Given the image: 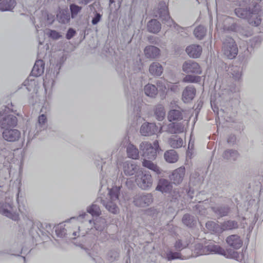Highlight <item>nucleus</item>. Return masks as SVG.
<instances>
[{
    "label": "nucleus",
    "instance_id": "obj_62",
    "mask_svg": "<svg viewBox=\"0 0 263 263\" xmlns=\"http://www.w3.org/2000/svg\"><path fill=\"white\" fill-rule=\"evenodd\" d=\"M251 0H237V3L240 6H243L250 3Z\"/></svg>",
    "mask_w": 263,
    "mask_h": 263
},
{
    "label": "nucleus",
    "instance_id": "obj_2",
    "mask_svg": "<svg viewBox=\"0 0 263 263\" xmlns=\"http://www.w3.org/2000/svg\"><path fill=\"white\" fill-rule=\"evenodd\" d=\"M194 253L197 256L209 254H216L222 255L227 258L237 259L239 254L234 250H228L227 251L219 245L210 243L203 246L201 243H197L194 246Z\"/></svg>",
    "mask_w": 263,
    "mask_h": 263
},
{
    "label": "nucleus",
    "instance_id": "obj_54",
    "mask_svg": "<svg viewBox=\"0 0 263 263\" xmlns=\"http://www.w3.org/2000/svg\"><path fill=\"white\" fill-rule=\"evenodd\" d=\"M40 101L41 100L39 98V96L36 92L32 93L31 97L29 99V103L33 105L37 103H40Z\"/></svg>",
    "mask_w": 263,
    "mask_h": 263
},
{
    "label": "nucleus",
    "instance_id": "obj_7",
    "mask_svg": "<svg viewBox=\"0 0 263 263\" xmlns=\"http://www.w3.org/2000/svg\"><path fill=\"white\" fill-rule=\"evenodd\" d=\"M136 182L137 185L143 190H149L153 185V178L147 171H141L136 176Z\"/></svg>",
    "mask_w": 263,
    "mask_h": 263
},
{
    "label": "nucleus",
    "instance_id": "obj_61",
    "mask_svg": "<svg viewBox=\"0 0 263 263\" xmlns=\"http://www.w3.org/2000/svg\"><path fill=\"white\" fill-rule=\"evenodd\" d=\"M68 232L70 233V236H69V235H68L67 237L71 238V239L75 238L76 236H79V231H73L72 232L70 230H68Z\"/></svg>",
    "mask_w": 263,
    "mask_h": 263
},
{
    "label": "nucleus",
    "instance_id": "obj_9",
    "mask_svg": "<svg viewBox=\"0 0 263 263\" xmlns=\"http://www.w3.org/2000/svg\"><path fill=\"white\" fill-rule=\"evenodd\" d=\"M153 196L151 193H140L133 198L134 204L139 207H146L153 202Z\"/></svg>",
    "mask_w": 263,
    "mask_h": 263
},
{
    "label": "nucleus",
    "instance_id": "obj_4",
    "mask_svg": "<svg viewBox=\"0 0 263 263\" xmlns=\"http://www.w3.org/2000/svg\"><path fill=\"white\" fill-rule=\"evenodd\" d=\"M159 148L158 140L154 141L153 144L148 142H142L140 144V149L142 152V156L148 159H156Z\"/></svg>",
    "mask_w": 263,
    "mask_h": 263
},
{
    "label": "nucleus",
    "instance_id": "obj_28",
    "mask_svg": "<svg viewBox=\"0 0 263 263\" xmlns=\"http://www.w3.org/2000/svg\"><path fill=\"white\" fill-rule=\"evenodd\" d=\"M184 127L179 123H171L167 125L166 131L170 134H179L183 132Z\"/></svg>",
    "mask_w": 263,
    "mask_h": 263
},
{
    "label": "nucleus",
    "instance_id": "obj_33",
    "mask_svg": "<svg viewBox=\"0 0 263 263\" xmlns=\"http://www.w3.org/2000/svg\"><path fill=\"white\" fill-rule=\"evenodd\" d=\"M120 256V250L112 248L108 250L106 254V259L110 262L118 260Z\"/></svg>",
    "mask_w": 263,
    "mask_h": 263
},
{
    "label": "nucleus",
    "instance_id": "obj_27",
    "mask_svg": "<svg viewBox=\"0 0 263 263\" xmlns=\"http://www.w3.org/2000/svg\"><path fill=\"white\" fill-rule=\"evenodd\" d=\"M16 5L15 0H3L0 2V11H12Z\"/></svg>",
    "mask_w": 263,
    "mask_h": 263
},
{
    "label": "nucleus",
    "instance_id": "obj_46",
    "mask_svg": "<svg viewBox=\"0 0 263 263\" xmlns=\"http://www.w3.org/2000/svg\"><path fill=\"white\" fill-rule=\"evenodd\" d=\"M206 29L204 26L199 25L197 26L194 31V34L195 37L198 40H202L205 35Z\"/></svg>",
    "mask_w": 263,
    "mask_h": 263
},
{
    "label": "nucleus",
    "instance_id": "obj_32",
    "mask_svg": "<svg viewBox=\"0 0 263 263\" xmlns=\"http://www.w3.org/2000/svg\"><path fill=\"white\" fill-rule=\"evenodd\" d=\"M71 16L67 10H61L57 14L58 22L61 24H67L70 22Z\"/></svg>",
    "mask_w": 263,
    "mask_h": 263
},
{
    "label": "nucleus",
    "instance_id": "obj_53",
    "mask_svg": "<svg viewBox=\"0 0 263 263\" xmlns=\"http://www.w3.org/2000/svg\"><path fill=\"white\" fill-rule=\"evenodd\" d=\"M54 84V81L52 78H48V76L46 75L45 78L44 79V87L45 90L47 91L48 89H51L53 87Z\"/></svg>",
    "mask_w": 263,
    "mask_h": 263
},
{
    "label": "nucleus",
    "instance_id": "obj_51",
    "mask_svg": "<svg viewBox=\"0 0 263 263\" xmlns=\"http://www.w3.org/2000/svg\"><path fill=\"white\" fill-rule=\"evenodd\" d=\"M200 81L201 77L200 76L192 74H187L182 79V82L184 83H198Z\"/></svg>",
    "mask_w": 263,
    "mask_h": 263
},
{
    "label": "nucleus",
    "instance_id": "obj_59",
    "mask_svg": "<svg viewBox=\"0 0 263 263\" xmlns=\"http://www.w3.org/2000/svg\"><path fill=\"white\" fill-rule=\"evenodd\" d=\"M236 141V137L234 135H230L227 139V142L230 145H233Z\"/></svg>",
    "mask_w": 263,
    "mask_h": 263
},
{
    "label": "nucleus",
    "instance_id": "obj_23",
    "mask_svg": "<svg viewBox=\"0 0 263 263\" xmlns=\"http://www.w3.org/2000/svg\"><path fill=\"white\" fill-rule=\"evenodd\" d=\"M238 223L235 220H226L220 223L221 233L224 231L236 230L238 228Z\"/></svg>",
    "mask_w": 263,
    "mask_h": 263
},
{
    "label": "nucleus",
    "instance_id": "obj_48",
    "mask_svg": "<svg viewBox=\"0 0 263 263\" xmlns=\"http://www.w3.org/2000/svg\"><path fill=\"white\" fill-rule=\"evenodd\" d=\"M182 221L184 224L189 227H192L195 224L194 216L189 214H185L183 215Z\"/></svg>",
    "mask_w": 263,
    "mask_h": 263
},
{
    "label": "nucleus",
    "instance_id": "obj_15",
    "mask_svg": "<svg viewBox=\"0 0 263 263\" xmlns=\"http://www.w3.org/2000/svg\"><path fill=\"white\" fill-rule=\"evenodd\" d=\"M102 225L99 226L97 222L94 223L95 228L97 231L95 235L98 240L101 242H105L108 239V235L105 230L104 220H102Z\"/></svg>",
    "mask_w": 263,
    "mask_h": 263
},
{
    "label": "nucleus",
    "instance_id": "obj_21",
    "mask_svg": "<svg viewBox=\"0 0 263 263\" xmlns=\"http://www.w3.org/2000/svg\"><path fill=\"white\" fill-rule=\"evenodd\" d=\"M227 73L230 77H232L235 81H239L242 75V68L237 65H230L227 70Z\"/></svg>",
    "mask_w": 263,
    "mask_h": 263
},
{
    "label": "nucleus",
    "instance_id": "obj_43",
    "mask_svg": "<svg viewBox=\"0 0 263 263\" xmlns=\"http://www.w3.org/2000/svg\"><path fill=\"white\" fill-rule=\"evenodd\" d=\"M68 230L65 228V225H59L55 228V233L58 237L60 238L67 237L68 235L70 236Z\"/></svg>",
    "mask_w": 263,
    "mask_h": 263
},
{
    "label": "nucleus",
    "instance_id": "obj_36",
    "mask_svg": "<svg viewBox=\"0 0 263 263\" xmlns=\"http://www.w3.org/2000/svg\"><path fill=\"white\" fill-rule=\"evenodd\" d=\"M164 158L166 162L173 163L177 161L178 156L175 150L171 149L165 152Z\"/></svg>",
    "mask_w": 263,
    "mask_h": 263
},
{
    "label": "nucleus",
    "instance_id": "obj_60",
    "mask_svg": "<svg viewBox=\"0 0 263 263\" xmlns=\"http://www.w3.org/2000/svg\"><path fill=\"white\" fill-rule=\"evenodd\" d=\"M30 83L32 84V83H34V82H33V81H32L31 80L30 81ZM30 85L29 84V80H25L24 83H23V85L24 86L26 87V88L27 89L28 91H30L32 89V88L31 87H30Z\"/></svg>",
    "mask_w": 263,
    "mask_h": 263
},
{
    "label": "nucleus",
    "instance_id": "obj_25",
    "mask_svg": "<svg viewBox=\"0 0 263 263\" xmlns=\"http://www.w3.org/2000/svg\"><path fill=\"white\" fill-rule=\"evenodd\" d=\"M213 212L219 217L227 216L230 211V208L228 205H216L211 208Z\"/></svg>",
    "mask_w": 263,
    "mask_h": 263
},
{
    "label": "nucleus",
    "instance_id": "obj_13",
    "mask_svg": "<svg viewBox=\"0 0 263 263\" xmlns=\"http://www.w3.org/2000/svg\"><path fill=\"white\" fill-rule=\"evenodd\" d=\"M17 122V118L15 116L13 115L4 116L0 120V127L3 130L14 128L16 126Z\"/></svg>",
    "mask_w": 263,
    "mask_h": 263
},
{
    "label": "nucleus",
    "instance_id": "obj_16",
    "mask_svg": "<svg viewBox=\"0 0 263 263\" xmlns=\"http://www.w3.org/2000/svg\"><path fill=\"white\" fill-rule=\"evenodd\" d=\"M158 127L154 123H144L140 128V133L142 135L144 136H149L156 134L158 132Z\"/></svg>",
    "mask_w": 263,
    "mask_h": 263
},
{
    "label": "nucleus",
    "instance_id": "obj_1",
    "mask_svg": "<svg viewBox=\"0 0 263 263\" xmlns=\"http://www.w3.org/2000/svg\"><path fill=\"white\" fill-rule=\"evenodd\" d=\"M121 185H116L108 190V198L105 199L102 197H98L96 201L91 206L87 208V212L93 216H99L101 214L100 207L97 203H101L110 213L116 214L119 212V208L117 205L119 203V196L120 193Z\"/></svg>",
    "mask_w": 263,
    "mask_h": 263
},
{
    "label": "nucleus",
    "instance_id": "obj_11",
    "mask_svg": "<svg viewBox=\"0 0 263 263\" xmlns=\"http://www.w3.org/2000/svg\"><path fill=\"white\" fill-rule=\"evenodd\" d=\"M182 70L186 73L201 74V68L199 64L192 60H188L184 62L182 65Z\"/></svg>",
    "mask_w": 263,
    "mask_h": 263
},
{
    "label": "nucleus",
    "instance_id": "obj_39",
    "mask_svg": "<svg viewBox=\"0 0 263 263\" xmlns=\"http://www.w3.org/2000/svg\"><path fill=\"white\" fill-rule=\"evenodd\" d=\"M146 158H144L142 161L143 166L154 171L157 174H160L161 173V169L152 161L146 160Z\"/></svg>",
    "mask_w": 263,
    "mask_h": 263
},
{
    "label": "nucleus",
    "instance_id": "obj_10",
    "mask_svg": "<svg viewBox=\"0 0 263 263\" xmlns=\"http://www.w3.org/2000/svg\"><path fill=\"white\" fill-rule=\"evenodd\" d=\"M127 103L128 109L133 111L137 116L140 117L142 100L138 96V92H134L133 96L128 97Z\"/></svg>",
    "mask_w": 263,
    "mask_h": 263
},
{
    "label": "nucleus",
    "instance_id": "obj_24",
    "mask_svg": "<svg viewBox=\"0 0 263 263\" xmlns=\"http://www.w3.org/2000/svg\"><path fill=\"white\" fill-rule=\"evenodd\" d=\"M45 64L43 60L36 61L31 71V75L37 77L42 75L44 71Z\"/></svg>",
    "mask_w": 263,
    "mask_h": 263
},
{
    "label": "nucleus",
    "instance_id": "obj_34",
    "mask_svg": "<svg viewBox=\"0 0 263 263\" xmlns=\"http://www.w3.org/2000/svg\"><path fill=\"white\" fill-rule=\"evenodd\" d=\"M2 253L11 255L19 256L20 254L21 253V252L20 251V247L17 243L9 245L6 249L3 251Z\"/></svg>",
    "mask_w": 263,
    "mask_h": 263
},
{
    "label": "nucleus",
    "instance_id": "obj_52",
    "mask_svg": "<svg viewBox=\"0 0 263 263\" xmlns=\"http://www.w3.org/2000/svg\"><path fill=\"white\" fill-rule=\"evenodd\" d=\"M11 154V152L9 150L0 144V161L6 159Z\"/></svg>",
    "mask_w": 263,
    "mask_h": 263
},
{
    "label": "nucleus",
    "instance_id": "obj_55",
    "mask_svg": "<svg viewBox=\"0 0 263 263\" xmlns=\"http://www.w3.org/2000/svg\"><path fill=\"white\" fill-rule=\"evenodd\" d=\"M48 35L53 40H58L61 37L60 33L54 30H49Z\"/></svg>",
    "mask_w": 263,
    "mask_h": 263
},
{
    "label": "nucleus",
    "instance_id": "obj_45",
    "mask_svg": "<svg viewBox=\"0 0 263 263\" xmlns=\"http://www.w3.org/2000/svg\"><path fill=\"white\" fill-rule=\"evenodd\" d=\"M205 226L210 231L217 234L221 233L220 224H219L214 221H209L206 223Z\"/></svg>",
    "mask_w": 263,
    "mask_h": 263
},
{
    "label": "nucleus",
    "instance_id": "obj_18",
    "mask_svg": "<svg viewBox=\"0 0 263 263\" xmlns=\"http://www.w3.org/2000/svg\"><path fill=\"white\" fill-rule=\"evenodd\" d=\"M196 93L195 88L192 85L186 86L182 94V101L184 103H189L193 100Z\"/></svg>",
    "mask_w": 263,
    "mask_h": 263
},
{
    "label": "nucleus",
    "instance_id": "obj_47",
    "mask_svg": "<svg viewBox=\"0 0 263 263\" xmlns=\"http://www.w3.org/2000/svg\"><path fill=\"white\" fill-rule=\"evenodd\" d=\"M82 7L76 4H71L69 5V10L70 11L71 17L73 19L75 18L78 14L81 11Z\"/></svg>",
    "mask_w": 263,
    "mask_h": 263
},
{
    "label": "nucleus",
    "instance_id": "obj_3",
    "mask_svg": "<svg viewBox=\"0 0 263 263\" xmlns=\"http://www.w3.org/2000/svg\"><path fill=\"white\" fill-rule=\"evenodd\" d=\"M235 13L238 17L247 20L249 24L253 26H258L261 22L262 12L258 4L249 8H236Z\"/></svg>",
    "mask_w": 263,
    "mask_h": 263
},
{
    "label": "nucleus",
    "instance_id": "obj_38",
    "mask_svg": "<svg viewBox=\"0 0 263 263\" xmlns=\"http://www.w3.org/2000/svg\"><path fill=\"white\" fill-rule=\"evenodd\" d=\"M154 115L156 119L162 121L165 118V111L164 106L162 104H158L154 109Z\"/></svg>",
    "mask_w": 263,
    "mask_h": 263
},
{
    "label": "nucleus",
    "instance_id": "obj_58",
    "mask_svg": "<svg viewBox=\"0 0 263 263\" xmlns=\"http://www.w3.org/2000/svg\"><path fill=\"white\" fill-rule=\"evenodd\" d=\"M169 194L172 196V198L175 200L177 199L180 197L179 191L176 189L171 191V193Z\"/></svg>",
    "mask_w": 263,
    "mask_h": 263
},
{
    "label": "nucleus",
    "instance_id": "obj_37",
    "mask_svg": "<svg viewBox=\"0 0 263 263\" xmlns=\"http://www.w3.org/2000/svg\"><path fill=\"white\" fill-rule=\"evenodd\" d=\"M167 119L170 122L179 121L183 119V115L180 110L172 109L168 113Z\"/></svg>",
    "mask_w": 263,
    "mask_h": 263
},
{
    "label": "nucleus",
    "instance_id": "obj_35",
    "mask_svg": "<svg viewBox=\"0 0 263 263\" xmlns=\"http://www.w3.org/2000/svg\"><path fill=\"white\" fill-rule=\"evenodd\" d=\"M144 91L147 97L154 98L158 93V88L155 85L147 84L144 87Z\"/></svg>",
    "mask_w": 263,
    "mask_h": 263
},
{
    "label": "nucleus",
    "instance_id": "obj_30",
    "mask_svg": "<svg viewBox=\"0 0 263 263\" xmlns=\"http://www.w3.org/2000/svg\"><path fill=\"white\" fill-rule=\"evenodd\" d=\"M163 68L158 62H153L149 67V73L154 76H160L163 73Z\"/></svg>",
    "mask_w": 263,
    "mask_h": 263
},
{
    "label": "nucleus",
    "instance_id": "obj_31",
    "mask_svg": "<svg viewBox=\"0 0 263 263\" xmlns=\"http://www.w3.org/2000/svg\"><path fill=\"white\" fill-rule=\"evenodd\" d=\"M239 156V153L236 150L233 149H228L226 150L223 154L222 157L223 159L227 160L229 161H236Z\"/></svg>",
    "mask_w": 263,
    "mask_h": 263
},
{
    "label": "nucleus",
    "instance_id": "obj_26",
    "mask_svg": "<svg viewBox=\"0 0 263 263\" xmlns=\"http://www.w3.org/2000/svg\"><path fill=\"white\" fill-rule=\"evenodd\" d=\"M160 49L154 46H147L144 50V52L145 57L148 59H155L160 54Z\"/></svg>",
    "mask_w": 263,
    "mask_h": 263
},
{
    "label": "nucleus",
    "instance_id": "obj_63",
    "mask_svg": "<svg viewBox=\"0 0 263 263\" xmlns=\"http://www.w3.org/2000/svg\"><path fill=\"white\" fill-rule=\"evenodd\" d=\"M93 0H78V4L80 5H86Z\"/></svg>",
    "mask_w": 263,
    "mask_h": 263
},
{
    "label": "nucleus",
    "instance_id": "obj_42",
    "mask_svg": "<svg viewBox=\"0 0 263 263\" xmlns=\"http://www.w3.org/2000/svg\"><path fill=\"white\" fill-rule=\"evenodd\" d=\"M165 258L168 261H171L175 259L183 260L184 258L180 252H173L172 250L167 251L165 253Z\"/></svg>",
    "mask_w": 263,
    "mask_h": 263
},
{
    "label": "nucleus",
    "instance_id": "obj_40",
    "mask_svg": "<svg viewBox=\"0 0 263 263\" xmlns=\"http://www.w3.org/2000/svg\"><path fill=\"white\" fill-rule=\"evenodd\" d=\"M126 152L128 157L133 159H137L139 157V150L132 144L128 145L126 148Z\"/></svg>",
    "mask_w": 263,
    "mask_h": 263
},
{
    "label": "nucleus",
    "instance_id": "obj_49",
    "mask_svg": "<svg viewBox=\"0 0 263 263\" xmlns=\"http://www.w3.org/2000/svg\"><path fill=\"white\" fill-rule=\"evenodd\" d=\"M188 246L189 242L187 241H183L181 239H178L175 241L174 247L176 252L180 253L182 250L186 248Z\"/></svg>",
    "mask_w": 263,
    "mask_h": 263
},
{
    "label": "nucleus",
    "instance_id": "obj_17",
    "mask_svg": "<svg viewBox=\"0 0 263 263\" xmlns=\"http://www.w3.org/2000/svg\"><path fill=\"white\" fill-rule=\"evenodd\" d=\"M173 189L172 183L167 179H160L156 187V190L162 193H170Z\"/></svg>",
    "mask_w": 263,
    "mask_h": 263
},
{
    "label": "nucleus",
    "instance_id": "obj_5",
    "mask_svg": "<svg viewBox=\"0 0 263 263\" xmlns=\"http://www.w3.org/2000/svg\"><path fill=\"white\" fill-rule=\"evenodd\" d=\"M158 15L156 16H159V18L161 20L162 23L165 24L168 27L173 26L175 29L177 30L180 27L176 24L173 20L171 17L168 12L167 7L164 2H160L158 6Z\"/></svg>",
    "mask_w": 263,
    "mask_h": 263
},
{
    "label": "nucleus",
    "instance_id": "obj_6",
    "mask_svg": "<svg viewBox=\"0 0 263 263\" xmlns=\"http://www.w3.org/2000/svg\"><path fill=\"white\" fill-rule=\"evenodd\" d=\"M222 51L223 54L229 59H233L238 53V48L233 39L226 36L223 41Z\"/></svg>",
    "mask_w": 263,
    "mask_h": 263
},
{
    "label": "nucleus",
    "instance_id": "obj_19",
    "mask_svg": "<svg viewBox=\"0 0 263 263\" xmlns=\"http://www.w3.org/2000/svg\"><path fill=\"white\" fill-rule=\"evenodd\" d=\"M185 51L187 55L192 58L196 59L200 57L202 52V48L197 44H192L186 47Z\"/></svg>",
    "mask_w": 263,
    "mask_h": 263
},
{
    "label": "nucleus",
    "instance_id": "obj_41",
    "mask_svg": "<svg viewBox=\"0 0 263 263\" xmlns=\"http://www.w3.org/2000/svg\"><path fill=\"white\" fill-rule=\"evenodd\" d=\"M170 146L174 148L181 147L183 144V140L177 136H172L168 140Z\"/></svg>",
    "mask_w": 263,
    "mask_h": 263
},
{
    "label": "nucleus",
    "instance_id": "obj_57",
    "mask_svg": "<svg viewBox=\"0 0 263 263\" xmlns=\"http://www.w3.org/2000/svg\"><path fill=\"white\" fill-rule=\"evenodd\" d=\"M76 33V31L75 30H74L72 28H70L68 29L66 34V38L67 40H70L71 38H72L75 34Z\"/></svg>",
    "mask_w": 263,
    "mask_h": 263
},
{
    "label": "nucleus",
    "instance_id": "obj_20",
    "mask_svg": "<svg viewBox=\"0 0 263 263\" xmlns=\"http://www.w3.org/2000/svg\"><path fill=\"white\" fill-rule=\"evenodd\" d=\"M227 244L235 249H239L242 245V241L239 236L236 234L231 235L226 238Z\"/></svg>",
    "mask_w": 263,
    "mask_h": 263
},
{
    "label": "nucleus",
    "instance_id": "obj_29",
    "mask_svg": "<svg viewBox=\"0 0 263 263\" xmlns=\"http://www.w3.org/2000/svg\"><path fill=\"white\" fill-rule=\"evenodd\" d=\"M161 28V24L156 19H152L147 23V29L149 32L157 33L160 31Z\"/></svg>",
    "mask_w": 263,
    "mask_h": 263
},
{
    "label": "nucleus",
    "instance_id": "obj_8",
    "mask_svg": "<svg viewBox=\"0 0 263 263\" xmlns=\"http://www.w3.org/2000/svg\"><path fill=\"white\" fill-rule=\"evenodd\" d=\"M0 214L13 220H17L18 217L16 213L15 208L9 198L6 199L5 202L0 201Z\"/></svg>",
    "mask_w": 263,
    "mask_h": 263
},
{
    "label": "nucleus",
    "instance_id": "obj_56",
    "mask_svg": "<svg viewBox=\"0 0 263 263\" xmlns=\"http://www.w3.org/2000/svg\"><path fill=\"white\" fill-rule=\"evenodd\" d=\"M102 17V15L99 13L96 12L95 14L94 17L92 18L91 20V23L93 25H97L101 20Z\"/></svg>",
    "mask_w": 263,
    "mask_h": 263
},
{
    "label": "nucleus",
    "instance_id": "obj_64",
    "mask_svg": "<svg viewBox=\"0 0 263 263\" xmlns=\"http://www.w3.org/2000/svg\"><path fill=\"white\" fill-rule=\"evenodd\" d=\"M157 85L158 87L160 88V89L162 90L163 89V88H165V86L162 80H158L157 82Z\"/></svg>",
    "mask_w": 263,
    "mask_h": 263
},
{
    "label": "nucleus",
    "instance_id": "obj_50",
    "mask_svg": "<svg viewBox=\"0 0 263 263\" xmlns=\"http://www.w3.org/2000/svg\"><path fill=\"white\" fill-rule=\"evenodd\" d=\"M219 99H218V101H228L231 99L232 96V91H229V90L224 89L223 90H221L220 92L219 93Z\"/></svg>",
    "mask_w": 263,
    "mask_h": 263
},
{
    "label": "nucleus",
    "instance_id": "obj_44",
    "mask_svg": "<svg viewBox=\"0 0 263 263\" xmlns=\"http://www.w3.org/2000/svg\"><path fill=\"white\" fill-rule=\"evenodd\" d=\"M47 124V117L44 114L40 115L38 117L37 123L36 124V127L37 129L36 133L39 130H41L42 129H44L46 127Z\"/></svg>",
    "mask_w": 263,
    "mask_h": 263
},
{
    "label": "nucleus",
    "instance_id": "obj_14",
    "mask_svg": "<svg viewBox=\"0 0 263 263\" xmlns=\"http://www.w3.org/2000/svg\"><path fill=\"white\" fill-rule=\"evenodd\" d=\"M185 170L184 167H180L172 172L169 178L176 185L180 184L183 181Z\"/></svg>",
    "mask_w": 263,
    "mask_h": 263
},
{
    "label": "nucleus",
    "instance_id": "obj_22",
    "mask_svg": "<svg viewBox=\"0 0 263 263\" xmlns=\"http://www.w3.org/2000/svg\"><path fill=\"white\" fill-rule=\"evenodd\" d=\"M123 168L124 174L129 176L134 175L138 170V166L132 161L124 162Z\"/></svg>",
    "mask_w": 263,
    "mask_h": 263
},
{
    "label": "nucleus",
    "instance_id": "obj_12",
    "mask_svg": "<svg viewBox=\"0 0 263 263\" xmlns=\"http://www.w3.org/2000/svg\"><path fill=\"white\" fill-rule=\"evenodd\" d=\"M3 139L9 142L18 141L21 137V132L14 128L3 130L2 132Z\"/></svg>",
    "mask_w": 263,
    "mask_h": 263
}]
</instances>
